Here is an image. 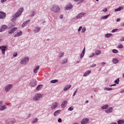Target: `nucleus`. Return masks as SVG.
<instances>
[{
	"label": "nucleus",
	"instance_id": "36",
	"mask_svg": "<svg viewBox=\"0 0 124 124\" xmlns=\"http://www.w3.org/2000/svg\"><path fill=\"white\" fill-rule=\"evenodd\" d=\"M109 107V105H105L104 106L101 107V109H107Z\"/></svg>",
	"mask_w": 124,
	"mask_h": 124
},
{
	"label": "nucleus",
	"instance_id": "40",
	"mask_svg": "<svg viewBox=\"0 0 124 124\" xmlns=\"http://www.w3.org/2000/svg\"><path fill=\"white\" fill-rule=\"evenodd\" d=\"M118 51L117 49H114L112 50V52H113L114 54H117V53H118Z\"/></svg>",
	"mask_w": 124,
	"mask_h": 124
},
{
	"label": "nucleus",
	"instance_id": "35",
	"mask_svg": "<svg viewBox=\"0 0 124 124\" xmlns=\"http://www.w3.org/2000/svg\"><path fill=\"white\" fill-rule=\"evenodd\" d=\"M109 16H110V14L102 16L101 17V19H103V20H104L105 19H107L108 18V17H109Z\"/></svg>",
	"mask_w": 124,
	"mask_h": 124
},
{
	"label": "nucleus",
	"instance_id": "31",
	"mask_svg": "<svg viewBox=\"0 0 124 124\" xmlns=\"http://www.w3.org/2000/svg\"><path fill=\"white\" fill-rule=\"evenodd\" d=\"M64 55V53L61 52L59 53L58 57H59V58H62V57H63Z\"/></svg>",
	"mask_w": 124,
	"mask_h": 124
},
{
	"label": "nucleus",
	"instance_id": "26",
	"mask_svg": "<svg viewBox=\"0 0 124 124\" xmlns=\"http://www.w3.org/2000/svg\"><path fill=\"white\" fill-rule=\"evenodd\" d=\"M40 31V27H36L35 28V29L34 30V32H35V33H37V32H38V31Z\"/></svg>",
	"mask_w": 124,
	"mask_h": 124
},
{
	"label": "nucleus",
	"instance_id": "43",
	"mask_svg": "<svg viewBox=\"0 0 124 124\" xmlns=\"http://www.w3.org/2000/svg\"><path fill=\"white\" fill-rule=\"evenodd\" d=\"M118 48L120 49H123V48H124V46H123V45H120L118 46Z\"/></svg>",
	"mask_w": 124,
	"mask_h": 124
},
{
	"label": "nucleus",
	"instance_id": "38",
	"mask_svg": "<svg viewBox=\"0 0 124 124\" xmlns=\"http://www.w3.org/2000/svg\"><path fill=\"white\" fill-rule=\"evenodd\" d=\"M112 90H113V88H109L107 87H105L104 88V91H112Z\"/></svg>",
	"mask_w": 124,
	"mask_h": 124
},
{
	"label": "nucleus",
	"instance_id": "51",
	"mask_svg": "<svg viewBox=\"0 0 124 124\" xmlns=\"http://www.w3.org/2000/svg\"><path fill=\"white\" fill-rule=\"evenodd\" d=\"M120 41H124V36L122 37L120 39Z\"/></svg>",
	"mask_w": 124,
	"mask_h": 124
},
{
	"label": "nucleus",
	"instance_id": "1",
	"mask_svg": "<svg viewBox=\"0 0 124 124\" xmlns=\"http://www.w3.org/2000/svg\"><path fill=\"white\" fill-rule=\"evenodd\" d=\"M24 11V8H20L18 11L15 14V15L13 16V18L12 19V22H15L16 21V18L20 17V15H22L23 12Z\"/></svg>",
	"mask_w": 124,
	"mask_h": 124
},
{
	"label": "nucleus",
	"instance_id": "34",
	"mask_svg": "<svg viewBox=\"0 0 124 124\" xmlns=\"http://www.w3.org/2000/svg\"><path fill=\"white\" fill-rule=\"evenodd\" d=\"M58 81H59V80H58V79H53V80L50 81V83L51 84H55V83H57Z\"/></svg>",
	"mask_w": 124,
	"mask_h": 124
},
{
	"label": "nucleus",
	"instance_id": "32",
	"mask_svg": "<svg viewBox=\"0 0 124 124\" xmlns=\"http://www.w3.org/2000/svg\"><path fill=\"white\" fill-rule=\"evenodd\" d=\"M66 62H67V59H65L61 62V63H62V64H64V63H66Z\"/></svg>",
	"mask_w": 124,
	"mask_h": 124
},
{
	"label": "nucleus",
	"instance_id": "23",
	"mask_svg": "<svg viewBox=\"0 0 124 124\" xmlns=\"http://www.w3.org/2000/svg\"><path fill=\"white\" fill-rule=\"evenodd\" d=\"M112 62L114 64H117L119 62V60L117 58H114L112 59Z\"/></svg>",
	"mask_w": 124,
	"mask_h": 124
},
{
	"label": "nucleus",
	"instance_id": "20",
	"mask_svg": "<svg viewBox=\"0 0 124 124\" xmlns=\"http://www.w3.org/2000/svg\"><path fill=\"white\" fill-rule=\"evenodd\" d=\"M85 50H86V47H84L82 50V53L80 54V59H82L83 57L85 56Z\"/></svg>",
	"mask_w": 124,
	"mask_h": 124
},
{
	"label": "nucleus",
	"instance_id": "50",
	"mask_svg": "<svg viewBox=\"0 0 124 124\" xmlns=\"http://www.w3.org/2000/svg\"><path fill=\"white\" fill-rule=\"evenodd\" d=\"M17 52H16L15 53L13 54V57H17Z\"/></svg>",
	"mask_w": 124,
	"mask_h": 124
},
{
	"label": "nucleus",
	"instance_id": "22",
	"mask_svg": "<svg viewBox=\"0 0 124 124\" xmlns=\"http://www.w3.org/2000/svg\"><path fill=\"white\" fill-rule=\"evenodd\" d=\"M39 66L37 65L35 66V68L33 70L34 73H37L38 70L39 69Z\"/></svg>",
	"mask_w": 124,
	"mask_h": 124
},
{
	"label": "nucleus",
	"instance_id": "8",
	"mask_svg": "<svg viewBox=\"0 0 124 124\" xmlns=\"http://www.w3.org/2000/svg\"><path fill=\"white\" fill-rule=\"evenodd\" d=\"M86 14V13H80L77 16L76 18L77 19H80V18H82V17H84Z\"/></svg>",
	"mask_w": 124,
	"mask_h": 124
},
{
	"label": "nucleus",
	"instance_id": "24",
	"mask_svg": "<svg viewBox=\"0 0 124 124\" xmlns=\"http://www.w3.org/2000/svg\"><path fill=\"white\" fill-rule=\"evenodd\" d=\"M66 104H67V101H64L62 104V108H64V107H65Z\"/></svg>",
	"mask_w": 124,
	"mask_h": 124
},
{
	"label": "nucleus",
	"instance_id": "64",
	"mask_svg": "<svg viewBox=\"0 0 124 124\" xmlns=\"http://www.w3.org/2000/svg\"><path fill=\"white\" fill-rule=\"evenodd\" d=\"M86 103H89V101L88 100L86 101Z\"/></svg>",
	"mask_w": 124,
	"mask_h": 124
},
{
	"label": "nucleus",
	"instance_id": "2",
	"mask_svg": "<svg viewBox=\"0 0 124 124\" xmlns=\"http://www.w3.org/2000/svg\"><path fill=\"white\" fill-rule=\"evenodd\" d=\"M50 10L53 12H59L60 11V7L57 5H54L50 8Z\"/></svg>",
	"mask_w": 124,
	"mask_h": 124
},
{
	"label": "nucleus",
	"instance_id": "60",
	"mask_svg": "<svg viewBox=\"0 0 124 124\" xmlns=\"http://www.w3.org/2000/svg\"><path fill=\"white\" fill-rule=\"evenodd\" d=\"M68 109H73V108H72V107H70L68 108Z\"/></svg>",
	"mask_w": 124,
	"mask_h": 124
},
{
	"label": "nucleus",
	"instance_id": "62",
	"mask_svg": "<svg viewBox=\"0 0 124 124\" xmlns=\"http://www.w3.org/2000/svg\"><path fill=\"white\" fill-rule=\"evenodd\" d=\"M74 0V1H79V0Z\"/></svg>",
	"mask_w": 124,
	"mask_h": 124
},
{
	"label": "nucleus",
	"instance_id": "29",
	"mask_svg": "<svg viewBox=\"0 0 124 124\" xmlns=\"http://www.w3.org/2000/svg\"><path fill=\"white\" fill-rule=\"evenodd\" d=\"M95 53L96 55L98 56V55H100L101 54V51H100L99 50H95Z\"/></svg>",
	"mask_w": 124,
	"mask_h": 124
},
{
	"label": "nucleus",
	"instance_id": "42",
	"mask_svg": "<svg viewBox=\"0 0 124 124\" xmlns=\"http://www.w3.org/2000/svg\"><path fill=\"white\" fill-rule=\"evenodd\" d=\"M34 14H35V12H34V11H32V13L30 16L31 17H33V16H34Z\"/></svg>",
	"mask_w": 124,
	"mask_h": 124
},
{
	"label": "nucleus",
	"instance_id": "58",
	"mask_svg": "<svg viewBox=\"0 0 124 124\" xmlns=\"http://www.w3.org/2000/svg\"><path fill=\"white\" fill-rule=\"evenodd\" d=\"M120 21H121V19L120 18L117 19V22H120Z\"/></svg>",
	"mask_w": 124,
	"mask_h": 124
},
{
	"label": "nucleus",
	"instance_id": "30",
	"mask_svg": "<svg viewBox=\"0 0 124 124\" xmlns=\"http://www.w3.org/2000/svg\"><path fill=\"white\" fill-rule=\"evenodd\" d=\"M118 124H124V120H119L117 121Z\"/></svg>",
	"mask_w": 124,
	"mask_h": 124
},
{
	"label": "nucleus",
	"instance_id": "55",
	"mask_svg": "<svg viewBox=\"0 0 124 124\" xmlns=\"http://www.w3.org/2000/svg\"><path fill=\"white\" fill-rule=\"evenodd\" d=\"M60 19H62V18H63V15H61L60 16Z\"/></svg>",
	"mask_w": 124,
	"mask_h": 124
},
{
	"label": "nucleus",
	"instance_id": "14",
	"mask_svg": "<svg viewBox=\"0 0 124 124\" xmlns=\"http://www.w3.org/2000/svg\"><path fill=\"white\" fill-rule=\"evenodd\" d=\"M30 85L31 87H34V86H36V80L34 79L32 80L30 83Z\"/></svg>",
	"mask_w": 124,
	"mask_h": 124
},
{
	"label": "nucleus",
	"instance_id": "10",
	"mask_svg": "<svg viewBox=\"0 0 124 124\" xmlns=\"http://www.w3.org/2000/svg\"><path fill=\"white\" fill-rule=\"evenodd\" d=\"M30 22H31V20H30L29 19L24 22L22 25V27L25 28V27H27V26H28V24H29Z\"/></svg>",
	"mask_w": 124,
	"mask_h": 124
},
{
	"label": "nucleus",
	"instance_id": "46",
	"mask_svg": "<svg viewBox=\"0 0 124 124\" xmlns=\"http://www.w3.org/2000/svg\"><path fill=\"white\" fill-rule=\"evenodd\" d=\"M77 89H76V90L74 92L73 96H75V95H76V93H77Z\"/></svg>",
	"mask_w": 124,
	"mask_h": 124
},
{
	"label": "nucleus",
	"instance_id": "15",
	"mask_svg": "<svg viewBox=\"0 0 124 124\" xmlns=\"http://www.w3.org/2000/svg\"><path fill=\"white\" fill-rule=\"evenodd\" d=\"M6 29H7V26H6V25H2L1 26V28H0V32H2V31H5Z\"/></svg>",
	"mask_w": 124,
	"mask_h": 124
},
{
	"label": "nucleus",
	"instance_id": "7",
	"mask_svg": "<svg viewBox=\"0 0 124 124\" xmlns=\"http://www.w3.org/2000/svg\"><path fill=\"white\" fill-rule=\"evenodd\" d=\"M3 103V101H0V109H6L7 108V106H8V104L6 103L5 105H3L2 106Z\"/></svg>",
	"mask_w": 124,
	"mask_h": 124
},
{
	"label": "nucleus",
	"instance_id": "49",
	"mask_svg": "<svg viewBox=\"0 0 124 124\" xmlns=\"http://www.w3.org/2000/svg\"><path fill=\"white\" fill-rule=\"evenodd\" d=\"M16 123V120H14L12 121L11 124H14Z\"/></svg>",
	"mask_w": 124,
	"mask_h": 124
},
{
	"label": "nucleus",
	"instance_id": "37",
	"mask_svg": "<svg viewBox=\"0 0 124 124\" xmlns=\"http://www.w3.org/2000/svg\"><path fill=\"white\" fill-rule=\"evenodd\" d=\"M37 121H38V119H37V118H36L31 121V123L32 124H35V123L37 122Z\"/></svg>",
	"mask_w": 124,
	"mask_h": 124
},
{
	"label": "nucleus",
	"instance_id": "6",
	"mask_svg": "<svg viewBox=\"0 0 124 124\" xmlns=\"http://www.w3.org/2000/svg\"><path fill=\"white\" fill-rule=\"evenodd\" d=\"M13 85L12 84H8L5 86V91L6 92H9L10 90L12 89Z\"/></svg>",
	"mask_w": 124,
	"mask_h": 124
},
{
	"label": "nucleus",
	"instance_id": "54",
	"mask_svg": "<svg viewBox=\"0 0 124 124\" xmlns=\"http://www.w3.org/2000/svg\"><path fill=\"white\" fill-rule=\"evenodd\" d=\"M6 0H1V2H2V3H3V2H5V1H6Z\"/></svg>",
	"mask_w": 124,
	"mask_h": 124
},
{
	"label": "nucleus",
	"instance_id": "3",
	"mask_svg": "<svg viewBox=\"0 0 124 124\" xmlns=\"http://www.w3.org/2000/svg\"><path fill=\"white\" fill-rule=\"evenodd\" d=\"M30 60V58H29L28 57H25L24 58H23L21 61L20 63L21 64H27L28 62H29V61Z\"/></svg>",
	"mask_w": 124,
	"mask_h": 124
},
{
	"label": "nucleus",
	"instance_id": "59",
	"mask_svg": "<svg viewBox=\"0 0 124 124\" xmlns=\"http://www.w3.org/2000/svg\"><path fill=\"white\" fill-rule=\"evenodd\" d=\"M116 84H112V85H110V87H113L114 86H116Z\"/></svg>",
	"mask_w": 124,
	"mask_h": 124
},
{
	"label": "nucleus",
	"instance_id": "18",
	"mask_svg": "<svg viewBox=\"0 0 124 124\" xmlns=\"http://www.w3.org/2000/svg\"><path fill=\"white\" fill-rule=\"evenodd\" d=\"M61 112L62 110H61V109H58V110H56L54 113V116H55V117L58 116V115H59Z\"/></svg>",
	"mask_w": 124,
	"mask_h": 124
},
{
	"label": "nucleus",
	"instance_id": "25",
	"mask_svg": "<svg viewBox=\"0 0 124 124\" xmlns=\"http://www.w3.org/2000/svg\"><path fill=\"white\" fill-rule=\"evenodd\" d=\"M124 9V7H121L117 8V9H115V12H118V11H121L122 10Z\"/></svg>",
	"mask_w": 124,
	"mask_h": 124
},
{
	"label": "nucleus",
	"instance_id": "27",
	"mask_svg": "<svg viewBox=\"0 0 124 124\" xmlns=\"http://www.w3.org/2000/svg\"><path fill=\"white\" fill-rule=\"evenodd\" d=\"M42 85H39L37 87H36V90L37 91H40L41 89H42Z\"/></svg>",
	"mask_w": 124,
	"mask_h": 124
},
{
	"label": "nucleus",
	"instance_id": "28",
	"mask_svg": "<svg viewBox=\"0 0 124 124\" xmlns=\"http://www.w3.org/2000/svg\"><path fill=\"white\" fill-rule=\"evenodd\" d=\"M106 113H111V112L113 111L112 109H105Z\"/></svg>",
	"mask_w": 124,
	"mask_h": 124
},
{
	"label": "nucleus",
	"instance_id": "19",
	"mask_svg": "<svg viewBox=\"0 0 124 124\" xmlns=\"http://www.w3.org/2000/svg\"><path fill=\"white\" fill-rule=\"evenodd\" d=\"M91 72H92L90 70L85 72V73L83 75L84 77H87V76H89Z\"/></svg>",
	"mask_w": 124,
	"mask_h": 124
},
{
	"label": "nucleus",
	"instance_id": "5",
	"mask_svg": "<svg viewBox=\"0 0 124 124\" xmlns=\"http://www.w3.org/2000/svg\"><path fill=\"white\" fill-rule=\"evenodd\" d=\"M0 49L1 50L3 55H5V51L7 50V46L6 45L0 46Z\"/></svg>",
	"mask_w": 124,
	"mask_h": 124
},
{
	"label": "nucleus",
	"instance_id": "56",
	"mask_svg": "<svg viewBox=\"0 0 124 124\" xmlns=\"http://www.w3.org/2000/svg\"><path fill=\"white\" fill-rule=\"evenodd\" d=\"M101 65H104V64H105V62H102L101 63Z\"/></svg>",
	"mask_w": 124,
	"mask_h": 124
},
{
	"label": "nucleus",
	"instance_id": "41",
	"mask_svg": "<svg viewBox=\"0 0 124 124\" xmlns=\"http://www.w3.org/2000/svg\"><path fill=\"white\" fill-rule=\"evenodd\" d=\"M86 27H84V28L82 29V32H83V33L86 32Z\"/></svg>",
	"mask_w": 124,
	"mask_h": 124
},
{
	"label": "nucleus",
	"instance_id": "4",
	"mask_svg": "<svg viewBox=\"0 0 124 124\" xmlns=\"http://www.w3.org/2000/svg\"><path fill=\"white\" fill-rule=\"evenodd\" d=\"M42 97V95L41 94L37 93L35 95V96H34L33 97V100H34L35 101L40 100V99Z\"/></svg>",
	"mask_w": 124,
	"mask_h": 124
},
{
	"label": "nucleus",
	"instance_id": "63",
	"mask_svg": "<svg viewBox=\"0 0 124 124\" xmlns=\"http://www.w3.org/2000/svg\"><path fill=\"white\" fill-rule=\"evenodd\" d=\"M1 40H2V39H0V43H1Z\"/></svg>",
	"mask_w": 124,
	"mask_h": 124
},
{
	"label": "nucleus",
	"instance_id": "11",
	"mask_svg": "<svg viewBox=\"0 0 124 124\" xmlns=\"http://www.w3.org/2000/svg\"><path fill=\"white\" fill-rule=\"evenodd\" d=\"M58 105H59V103H58L57 102L53 103L51 106V108L56 109V108L58 107Z\"/></svg>",
	"mask_w": 124,
	"mask_h": 124
},
{
	"label": "nucleus",
	"instance_id": "47",
	"mask_svg": "<svg viewBox=\"0 0 124 124\" xmlns=\"http://www.w3.org/2000/svg\"><path fill=\"white\" fill-rule=\"evenodd\" d=\"M94 53H92V54L90 55V58H93V57L94 56Z\"/></svg>",
	"mask_w": 124,
	"mask_h": 124
},
{
	"label": "nucleus",
	"instance_id": "45",
	"mask_svg": "<svg viewBox=\"0 0 124 124\" xmlns=\"http://www.w3.org/2000/svg\"><path fill=\"white\" fill-rule=\"evenodd\" d=\"M82 29H83V27L80 26L79 28L78 29V31H80L81 30H82Z\"/></svg>",
	"mask_w": 124,
	"mask_h": 124
},
{
	"label": "nucleus",
	"instance_id": "61",
	"mask_svg": "<svg viewBox=\"0 0 124 124\" xmlns=\"http://www.w3.org/2000/svg\"><path fill=\"white\" fill-rule=\"evenodd\" d=\"M72 110H73V109H68L69 111H72Z\"/></svg>",
	"mask_w": 124,
	"mask_h": 124
},
{
	"label": "nucleus",
	"instance_id": "12",
	"mask_svg": "<svg viewBox=\"0 0 124 124\" xmlns=\"http://www.w3.org/2000/svg\"><path fill=\"white\" fill-rule=\"evenodd\" d=\"M88 122H89V119L85 118L81 120V124H88Z\"/></svg>",
	"mask_w": 124,
	"mask_h": 124
},
{
	"label": "nucleus",
	"instance_id": "21",
	"mask_svg": "<svg viewBox=\"0 0 124 124\" xmlns=\"http://www.w3.org/2000/svg\"><path fill=\"white\" fill-rule=\"evenodd\" d=\"M22 33H23V32H22V31H20L14 35V37H18V36H20V35H22Z\"/></svg>",
	"mask_w": 124,
	"mask_h": 124
},
{
	"label": "nucleus",
	"instance_id": "57",
	"mask_svg": "<svg viewBox=\"0 0 124 124\" xmlns=\"http://www.w3.org/2000/svg\"><path fill=\"white\" fill-rule=\"evenodd\" d=\"M121 93H124V90H122L121 91Z\"/></svg>",
	"mask_w": 124,
	"mask_h": 124
},
{
	"label": "nucleus",
	"instance_id": "16",
	"mask_svg": "<svg viewBox=\"0 0 124 124\" xmlns=\"http://www.w3.org/2000/svg\"><path fill=\"white\" fill-rule=\"evenodd\" d=\"M72 8V4L69 3L66 6V9L67 10H70Z\"/></svg>",
	"mask_w": 124,
	"mask_h": 124
},
{
	"label": "nucleus",
	"instance_id": "39",
	"mask_svg": "<svg viewBox=\"0 0 124 124\" xmlns=\"http://www.w3.org/2000/svg\"><path fill=\"white\" fill-rule=\"evenodd\" d=\"M119 82H120V78H117L114 81L115 84H119Z\"/></svg>",
	"mask_w": 124,
	"mask_h": 124
},
{
	"label": "nucleus",
	"instance_id": "33",
	"mask_svg": "<svg viewBox=\"0 0 124 124\" xmlns=\"http://www.w3.org/2000/svg\"><path fill=\"white\" fill-rule=\"evenodd\" d=\"M112 35V34L111 33H107L105 35V37H107V38H109V37H111Z\"/></svg>",
	"mask_w": 124,
	"mask_h": 124
},
{
	"label": "nucleus",
	"instance_id": "17",
	"mask_svg": "<svg viewBox=\"0 0 124 124\" xmlns=\"http://www.w3.org/2000/svg\"><path fill=\"white\" fill-rule=\"evenodd\" d=\"M71 88V85H67L64 87L63 89V91H68V90L70 89Z\"/></svg>",
	"mask_w": 124,
	"mask_h": 124
},
{
	"label": "nucleus",
	"instance_id": "48",
	"mask_svg": "<svg viewBox=\"0 0 124 124\" xmlns=\"http://www.w3.org/2000/svg\"><path fill=\"white\" fill-rule=\"evenodd\" d=\"M62 120L61 118H59V119H58V123H62Z\"/></svg>",
	"mask_w": 124,
	"mask_h": 124
},
{
	"label": "nucleus",
	"instance_id": "13",
	"mask_svg": "<svg viewBox=\"0 0 124 124\" xmlns=\"http://www.w3.org/2000/svg\"><path fill=\"white\" fill-rule=\"evenodd\" d=\"M6 17V14L4 13L0 12V19H4Z\"/></svg>",
	"mask_w": 124,
	"mask_h": 124
},
{
	"label": "nucleus",
	"instance_id": "44",
	"mask_svg": "<svg viewBox=\"0 0 124 124\" xmlns=\"http://www.w3.org/2000/svg\"><path fill=\"white\" fill-rule=\"evenodd\" d=\"M118 31L117 29H113L112 31V32L114 33V32H116V31Z\"/></svg>",
	"mask_w": 124,
	"mask_h": 124
},
{
	"label": "nucleus",
	"instance_id": "53",
	"mask_svg": "<svg viewBox=\"0 0 124 124\" xmlns=\"http://www.w3.org/2000/svg\"><path fill=\"white\" fill-rule=\"evenodd\" d=\"M95 66H96V64H93L92 65L91 67H94Z\"/></svg>",
	"mask_w": 124,
	"mask_h": 124
},
{
	"label": "nucleus",
	"instance_id": "52",
	"mask_svg": "<svg viewBox=\"0 0 124 124\" xmlns=\"http://www.w3.org/2000/svg\"><path fill=\"white\" fill-rule=\"evenodd\" d=\"M103 12H107V8H105L103 10Z\"/></svg>",
	"mask_w": 124,
	"mask_h": 124
},
{
	"label": "nucleus",
	"instance_id": "9",
	"mask_svg": "<svg viewBox=\"0 0 124 124\" xmlns=\"http://www.w3.org/2000/svg\"><path fill=\"white\" fill-rule=\"evenodd\" d=\"M17 31V28L14 27L13 29H12L10 31H8L9 34H12V33H14L15 31Z\"/></svg>",
	"mask_w": 124,
	"mask_h": 124
}]
</instances>
